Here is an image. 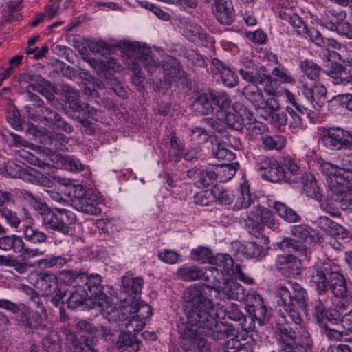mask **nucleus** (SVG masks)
Instances as JSON below:
<instances>
[{"mask_svg": "<svg viewBox=\"0 0 352 352\" xmlns=\"http://www.w3.org/2000/svg\"><path fill=\"white\" fill-rule=\"evenodd\" d=\"M178 278L183 281L204 279V286L194 285L184 293L185 316L178 324L184 339V348L191 352H210V346L204 336L213 340L220 339L224 333L217 322V313L210 299L211 285L219 287L221 272L217 270L203 269L193 264H185L177 272Z\"/></svg>", "mask_w": 352, "mask_h": 352, "instance_id": "obj_1", "label": "nucleus"}, {"mask_svg": "<svg viewBox=\"0 0 352 352\" xmlns=\"http://www.w3.org/2000/svg\"><path fill=\"white\" fill-rule=\"evenodd\" d=\"M109 311L107 319L109 322L129 327L131 331H141L145 326V320L152 314L151 307L137 296L123 299L118 308L113 305Z\"/></svg>", "mask_w": 352, "mask_h": 352, "instance_id": "obj_2", "label": "nucleus"}, {"mask_svg": "<svg viewBox=\"0 0 352 352\" xmlns=\"http://www.w3.org/2000/svg\"><path fill=\"white\" fill-rule=\"evenodd\" d=\"M43 224L48 229L64 235L75 234L77 223L76 214L71 210L63 208H50L46 204L36 201Z\"/></svg>", "mask_w": 352, "mask_h": 352, "instance_id": "obj_3", "label": "nucleus"}, {"mask_svg": "<svg viewBox=\"0 0 352 352\" xmlns=\"http://www.w3.org/2000/svg\"><path fill=\"white\" fill-rule=\"evenodd\" d=\"M291 286L294 296L291 294L289 287L286 285L279 284L276 288V295L278 296V305L283 308L289 318L292 320L296 325L300 324L301 318L296 310L294 304L295 300L298 305L303 309L307 307L308 300L306 290L298 283H289Z\"/></svg>", "mask_w": 352, "mask_h": 352, "instance_id": "obj_4", "label": "nucleus"}, {"mask_svg": "<svg viewBox=\"0 0 352 352\" xmlns=\"http://www.w3.org/2000/svg\"><path fill=\"white\" fill-rule=\"evenodd\" d=\"M279 246L283 250L295 253L296 255L289 254L278 256L277 260L278 270L286 277H297L301 273L302 265L296 257L297 256H306V246L302 243L289 238L283 240Z\"/></svg>", "mask_w": 352, "mask_h": 352, "instance_id": "obj_5", "label": "nucleus"}, {"mask_svg": "<svg viewBox=\"0 0 352 352\" xmlns=\"http://www.w3.org/2000/svg\"><path fill=\"white\" fill-rule=\"evenodd\" d=\"M82 282L80 287L87 288L89 292V298L93 302V307L98 309L107 318L109 310L112 309L113 305L111 303V298L103 292V287L101 285V276L98 274L89 275L86 272L81 273Z\"/></svg>", "mask_w": 352, "mask_h": 352, "instance_id": "obj_6", "label": "nucleus"}, {"mask_svg": "<svg viewBox=\"0 0 352 352\" xmlns=\"http://www.w3.org/2000/svg\"><path fill=\"white\" fill-rule=\"evenodd\" d=\"M130 56L137 58L150 74H155L160 69L161 63L166 61L173 65L175 60L170 56H166L165 60H160L158 56L153 53L149 47L140 43H130L127 45Z\"/></svg>", "mask_w": 352, "mask_h": 352, "instance_id": "obj_7", "label": "nucleus"}, {"mask_svg": "<svg viewBox=\"0 0 352 352\" xmlns=\"http://www.w3.org/2000/svg\"><path fill=\"white\" fill-rule=\"evenodd\" d=\"M339 160L340 166L324 161L320 163V170L326 177L329 189L339 187L338 177L345 179L346 172L352 173V153H344L339 156Z\"/></svg>", "mask_w": 352, "mask_h": 352, "instance_id": "obj_8", "label": "nucleus"}, {"mask_svg": "<svg viewBox=\"0 0 352 352\" xmlns=\"http://www.w3.org/2000/svg\"><path fill=\"white\" fill-rule=\"evenodd\" d=\"M0 249L5 251L12 250L14 253L19 254L23 261L41 256L45 253V249L26 248L22 237L16 234L0 237Z\"/></svg>", "mask_w": 352, "mask_h": 352, "instance_id": "obj_9", "label": "nucleus"}, {"mask_svg": "<svg viewBox=\"0 0 352 352\" xmlns=\"http://www.w3.org/2000/svg\"><path fill=\"white\" fill-rule=\"evenodd\" d=\"M322 142L331 151L352 149V133L340 127L330 128L324 132Z\"/></svg>", "mask_w": 352, "mask_h": 352, "instance_id": "obj_10", "label": "nucleus"}, {"mask_svg": "<svg viewBox=\"0 0 352 352\" xmlns=\"http://www.w3.org/2000/svg\"><path fill=\"white\" fill-rule=\"evenodd\" d=\"M210 264L215 267H208V269L217 270L222 272L224 277L227 276H234L239 278V280L248 284H252L253 280L250 277L245 275L239 265H234V261L228 254H218L213 256Z\"/></svg>", "mask_w": 352, "mask_h": 352, "instance_id": "obj_11", "label": "nucleus"}, {"mask_svg": "<svg viewBox=\"0 0 352 352\" xmlns=\"http://www.w3.org/2000/svg\"><path fill=\"white\" fill-rule=\"evenodd\" d=\"M239 107V104H235L231 110L216 112L217 119L219 122L212 118H206L205 122L209 126L218 132L223 131V126L221 122L234 130H241L243 129V118L241 116L240 111L236 112V109Z\"/></svg>", "mask_w": 352, "mask_h": 352, "instance_id": "obj_12", "label": "nucleus"}, {"mask_svg": "<svg viewBox=\"0 0 352 352\" xmlns=\"http://www.w3.org/2000/svg\"><path fill=\"white\" fill-rule=\"evenodd\" d=\"M317 226L331 236L329 244L336 250H340V240H348L349 232L342 226L325 216H320L316 221Z\"/></svg>", "mask_w": 352, "mask_h": 352, "instance_id": "obj_13", "label": "nucleus"}, {"mask_svg": "<svg viewBox=\"0 0 352 352\" xmlns=\"http://www.w3.org/2000/svg\"><path fill=\"white\" fill-rule=\"evenodd\" d=\"M221 278L219 280V287L211 285L210 291L214 289L217 292H221L228 299L241 300L245 296V291L244 287L236 283V280L239 278H235L234 276H230V278H226L221 272Z\"/></svg>", "mask_w": 352, "mask_h": 352, "instance_id": "obj_14", "label": "nucleus"}, {"mask_svg": "<svg viewBox=\"0 0 352 352\" xmlns=\"http://www.w3.org/2000/svg\"><path fill=\"white\" fill-rule=\"evenodd\" d=\"M334 268H336V267H334ZM336 270V269L333 270L331 264L328 263H322L314 267L311 276V282L316 285L319 292L327 291L331 276Z\"/></svg>", "mask_w": 352, "mask_h": 352, "instance_id": "obj_15", "label": "nucleus"}, {"mask_svg": "<svg viewBox=\"0 0 352 352\" xmlns=\"http://www.w3.org/2000/svg\"><path fill=\"white\" fill-rule=\"evenodd\" d=\"M47 316L40 314L38 311H30L26 309L16 316L18 324L24 328L27 333H32L36 329H43L45 325L43 324V318Z\"/></svg>", "mask_w": 352, "mask_h": 352, "instance_id": "obj_16", "label": "nucleus"}, {"mask_svg": "<svg viewBox=\"0 0 352 352\" xmlns=\"http://www.w3.org/2000/svg\"><path fill=\"white\" fill-rule=\"evenodd\" d=\"M99 204L100 199L97 195L87 192L74 201V208L77 210L88 214L98 215L102 211Z\"/></svg>", "mask_w": 352, "mask_h": 352, "instance_id": "obj_17", "label": "nucleus"}, {"mask_svg": "<svg viewBox=\"0 0 352 352\" xmlns=\"http://www.w3.org/2000/svg\"><path fill=\"white\" fill-rule=\"evenodd\" d=\"M301 92L302 94L311 102L314 107H321L327 100V89L320 83L316 82L313 86L309 87L307 84L302 82Z\"/></svg>", "mask_w": 352, "mask_h": 352, "instance_id": "obj_18", "label": "nucleus"}, {"mask_svg": "<svg viewBox=\"0 0 352 352\" xmlns=\"http://www.w3.org/2000/svg\"><path fill=\"white\" fill-rule=\"evenodd\" d=\"M214 13L217 19L224 25L230 24L235 16L232 3L226 0H214Z\"/></svg>", "mask_w": 352, "mask_h": 352, "instance_id": "obj_19", "label": "nucleus"}, {"mask_svg": "<svg viewBox=\"0 0 352 352\" xmlns=\"http://www.w3.org/2000/svg\"><path fill=\"white\" fill-rule=\"evenodd\" d=\"M7 172L12 177H19L23 181L35 184L41 177V173L37 170L30 166L21 168L15 164H10L7 168Z\"/></svg>", "mask_w": 352, "mask_h": 352, "instance_id": "obj_20", "label": "nucleus"}, {"mask_svg": "<svg viewBox=\"0 0 352 352\" xmlns=\"http://www.w3.org/2000/svg\"><path fill=\"white\" fill-rule=\"evenodd\" d=\"M245 305L248 307L249 312H254V316L257 318L260 324L262 318L265 317L267 309L263 303L261 295L256 292L248 293L245 298Z\"/></svg>", "mask_w": 352, "mask_h": 352, "instance_id": "obj_21", "label": "nucleus"}, {"mask_svg": "<svg viewBox=\"0 0 352 352\" xmlns=\"http://www.w3.org/2000/svg\"><path fill=\"white\" fill-rule=\"evenodd\" d=\"M328 288L332 294L337 298L345 299L348 296V287L344 276L336 270L331 276L328 283Z\"/></svg>", "mask_w": 352, "mask_h": 352, "instance_id": "obj_22", "label": "nucleus"}, {"mask_svg": "<svg viewBox=\"0 0 352 352\" xmlns=\"http://www.w3.org/2000/svg\"><path fill=\"white\" fill-rule=\"evenodd\" d=\"M143 285L144 280L141 277L124 276L122 280V291L127 295L125 298H129L130 296H137V298H139Z\"/></svg>", "mask_w": 352, "mask_h": 352, "instance_id": "obj_23", "label": "nucleus"}, {"mask_svg": "<svg viewBox=\"0 0 352 352\" xmlns=\"http://www.w3.org/2000/svg\"><path fill=\"white\" fill-rule=\"evenodd\" d=\"M215 70L221 76L223 83L229 87H235L239 82V78L236 73L232 72L223 62L217 58L212 61Z\"/></svg>", "mask_w": 352, "mask_h": 352, "instance_id": "obj_24", "label": "nucleus"}, {"mask_svg": "<svg viewBox=\"0 0 352 352\" xmlns=\"http://www.w3.org/2000/svg\"><path fill=\"white\" fill-rule=\"evenodd\" d=\"M327 74L333 79L334 84H351L352 85L351 74L339 63H333L327 72Z\"/></svg>", "mask_w": 352, "mask_h": 352, "instance_id": "obj_25", "label": "nucleus"}, {"mask_svg": "<svg viewBox=\"0 0 352 352\" xmlns=\"http://www.w3.org/2000/svg\"><path fill=\"white\" fill-rule=\"evenodd\" d=\"M23 239L32 244H43L47 241V235L37 229L32 223L23 224L20 230Z\"/></svg>", "mask_w": 352, "mask_h": 352, "instance_id": "obj_26", "label": "nucleus"}, {"mask_svg": "<svg viewBox=\"0 0 352 352\" xmlns=\"http://www.w3.org/2000/svg\"><path fill=\"white\" fill-rule=\"evenodd\" d=\"M58 283V276L54 274L42 272L39 275L38 284L43 295L48 296L56 292Z\"/></svg>", "mask_w": 352, "mask_h": 352, "instance_id": "obj_27", "label": "nucleus"}, {"mask_svg": "<svg viewBox=\"0 0 352 352\" xmlns=\"http://www.w3.org/2000/svg\"><path fill=\"white\" fill-rule=\"evenodd\" d=\"M276 336L280 348L293 343L297 339V334L294 329L288 322L278 324Z\"/></svg>", "mask_w": 352, "mask_h": 352, "instance_id": "obj_28", "label": "nucleus"}, {"mask_svg": "<svg viewBox=\"0 0 352 352\" xmlns=\"http://www.w3.org/2000/svg\"><path fill=\"white\" fill-rule=\"evenodd\" d=\"M20 81L28 84L26 89H32V91H37L43 95L47 92V89L45 87V79L39 74L26 73L23 74L20 76Z\"/></svg>", "mask_w": 352, "mask_h": 352, "instance_id": "obj_29", "label": "nucleus"}, {"mask_svg": "<svg viewBox=\"0 0 352 352\" xmlns=\"http://www.w3.org/2000/svg\"><path fill=\"white\" fill-rule=\"evenodd\" d=\"M62 96L65 98L68 107L72 109L76 112H80L82 109L83 104L80 100L79 92L74 88L67 84H63L61 86Z\"/></svg>", "mask_w": 352, "mask_h": 352, "instance_id": "obj_30", "label": "nucleus"}, {"mask_svg": "<svg viewBox=\"0 0 352 352\" xmlns=\"http://www.w3.org/2000/svg\"><path fill=\"white\" fill-rule=\"evenodd\" d=\"M331 199L337 202L343 210L352 212V190L344 191L339 187L329 188Z\"/></svg>", "mask_w": 352, "mask_h": 352, "instance_id": "obj_31", "label": "nucleus"}, {"mask_svg": "<svg viewBox=\"0 0 352 352\" xmlns=\"http://www.w3.org/2000/svg\"><path fill=\"white\" fill-rule=\"evenodd\" d=\"M243 94L256 109L263 108L264 96L261 89L256 84H250L245 86L243 89Z\"/></svg>", "mask_w": 352, "mask_h": 352, "instance_id": "obj_32", "label": "nucleus"}, {"mask_svg": "<svg viewBox=\"0 0 352 352\" xmlns=\"http://www.w3.org/2000/svg\"><path fill=\"white\" fill-rule=\"evenodd\" d=\"M228 318L232 320L240 322L241 328L246 331H252L254 324L252 325V318L246 317L239 309L238 306L232 303L227 310Z\"/></svg>", "mask_w": 352, "mask_h": 352, "instance_id": "obj_33", "label": "nucleus"}, {"mask_svg": "<svg viewBox=\"0 0 352 352\" xmlns=\"http://www.w3.org/2000/svg\"><path fill=\"white\" fill-rule=\"evenodd\" d=\"M89 298V293L85 288L78 286L72 288L69 292V297L66 300L67 307L75 309L82 305L87 298Z\"/></svg>", "mask_w": 352, "mask_h": 352, "instance_id": "obj_34", "label": "nucleus"}, {"mask_svg": "<svg viewBox=\"0 0 352 352\" xmlns=\"http://www.w3.org/2000/svg\"><path fill=\"white\" fill-rule=\"evenodd\" d=\"M45 145H48L51 149H55L60 151H67V144L68 138L63 133H55L51 135H45L42 141Z\"/></svg>", "mask_w": 352, "mask_h": 352, "instance_id": "obj_35", "label": "nucleus"}, {"mask_svg": "<svg viewBox=\"0 0 352 352\" xmlns=\"http://www.w3.org/2000/svg\"><path fill=\"white\" fill-rule=\"evenodd\" d=\"M273 207L276 213L288 223H297L301 219L295 210L282 202L274 201Z\"/></svg>", "mask_w": 352, "mask_h": 352, "instance_id": "obj_36", "label": "nucleus"}, {"mask_svg": "<svg viewBox=\"0 0 352 352\" xmlns=\"http://www.w3.org/2000/svg\"><path fill=\"white\" fill-rule=\"evenodd\" d=\"M81 273L72 270H63L59 272L58 276L59 283L61 285L72 286V288L77 287L80 285L82 282L81 278Z\"/></svg>", "mask_w": 352, "mask_h": 352, "instance_id": "obj_37", "label": "nucleus"}, {"mask_svg": "<svg viewBox=\"0 0 352 352\" xmlns=\"http://www.w3.org/2000/svg\"><path fill=\"white\" fill-rule=\"evenodd\" d=\"M41 116L45 120L55 123L58 128L62 129L66 133H70L73 131L72 126L62 120L60 115L52 109L43 107L41 109Z\"/></svg>", "mask_w": 352, "mask_h": 352, "instance_id": "obj_38", "label": "nucleus"}, {"mask_svg": "<svg viewBox=\"0 0 352 352\" xmlns=\"http://www.w3.org/2000/svg\"><path fill=\"white\" fill-rule=\"evenodd\" d=\"M212 93H197L194 100L193 106L202 114H208L212 111L211 103Z\"/></svg>", "mask_w": 352, "mask_h": 352, "instance_id": "obj_39", "label": "nucleus"}, {"mask_svg": "<svg viewBox=\"0 0 352 352\" xmlns=\"http://www.w3.org/2000/svg\"><path fill=\"white\" fill-rule=\"evenodd\" d=\"M329 12L338 19L336 32L342 36L352 39V25L348 21H344L346 17V13L344 11L338 12H331L329 11Z\"/></svg>", "mask_w": 352, "mask_h": 352, "instance_id": "obj_40", "label": "nucleus"}, {"mask_svg": "<svg viewBox=\"0 0 352 352\" xmlns=\"http://www.w3.org/2000/svg\"><path fill=\"white\" fill-rule=\"evenodd\" d=\"M239 109L240 111L241 116L243 118V128L245 127L248 130H252L255 133L260 131L261 127L263 126L261 123L257 122L254 118L252 112L248 111L242 104H239Z\"/></svg>", "mask_w": 352, "mask_h": 352, "instance_id": "obj_41", "label": "nucleus"}, {"mask_svg": "<svg viewBox=\"0 0 352 352\" xmlns=\"http://www.w3.org/2000/svg\"><path fill=\"white\" fill-rule=\"evenodd\" d=\"M258 84L263 85V90L268 96H276V91L278 89L277 80L268 74L266 68H265V72L262 73L261 76L258 78Z\"/></svg>", "mask_w": 352, "mask_h": 352, "instance_id": "obj_42", "label": "nucleus"}, {"mask_svg": "<svg viewBox=\"0 0 352 352\" xmlns=\"http://www.w3.org/2000/svg\"><path fill=\"white\" fill-rule=\"evenodd\" d=\"M300 68L307 77L313 80H318L322 69L313 60L306 59L300 63Z\"/></svg>", "mask_w": 352, "mask_h": 352, "instance_id": "obj_43", "label": "nucleus"}, {"mask_svg": "<svg viewBox=\"0 0 352 352\" xmlns=\"http://www.w3.org/2000/svg\"><path fill=\"white\" fill-rule=\"evenodd\" d=\"M262 144L266 150H281L286 144V138L280 135H265L261 138Z\"/></svg>", "mask_w": 352, "mask_h": 352, "instance_id": "obj_44", "label": "nucleus"}, {"mask_svg": "<svg viewBox=\"0 0 352 352\" xmlns=\"http://www.w3.org/2000/svg\"><path fill=\"white\" fill-rule=\"evenodd\" d=\"M212 100L217 105L216 112L231 110V100L228 94L224 91L212 92Z\"/></svg>", "mask_w": 352, "mask_h": 352, "instance_id": "obj_45", "label": "nucleus"}, {"mask_svg": "<svg viewBox=\"0 0 352 352\" xmlns=\"http://www.w3.org/2000/svg\"><path fill=\"white\" fill-rule=\"evenodd\" d=\"M240 194L238 196L237 200L234 204L235 210H240L241 208H247L250 206L251 195L250 192L249 184L247 182H244L240 186Z\"/></svg>", "mask_w": 352, "mask_h": 352, "instance_id": "obj_46", "label": "nucleus"}, {"mask_svg": "<svg viewBox=\"0 0 352 352\" xmlns=\"http://www.w3.org/2000/svg\"><path fill=\"white\" fill-rule=\"evenodd\" d=\"M216 179L221 182H225L231 179L236 173V170L230 164V163L224 162L221 165L213 167Z\"/></svg>", "mask_w": 352, "mask_h": 352, "instance_id": "obj_47", "label": "nucleus"}, {"mask_svg": "<svg viewBox=\"0 0 352 352\" xmlns=\"http://www.w3.org/2000/svg\"><path fill=\"white\" fill-rule=\"evenodd\" d=\"M302 190L311 198L319 200L322 197L320 188L317 185L316 179L312 177L304 182Z\"/></svg>", "mask_w": 352, "mask_h": 352, "instance_id": "obj_48", "label": "nucleus"}, {"mask_svg": "<svg viewBox=\"0 0 352 352\" xmlns=\"http://www.w3.org/2000/svg\"><path fill=\"white\" fill-rule=\"evenodd\" d=\"M212 153L217 159L226 163H230L234 159V153L219 142L213 146Z\"/></svg>", "mask_w": 352, "mask_h": 352, "instance_id": "obj_49", "label": "nucleus"}, {"mask_svg": "<svg viewBox=\"0 0 352 352\" xmlns=\"http://www.w3.org/2000/svg\"><path fill=\"white\" fill-rule=\"evenodd\" d=\"M265 67L261 66L259 68H256L255 70L253 69H239V73L241 78L245 81L252 82V84H258V78L261 76V74L265 72Z\"/></svg>", "mask_w": 352, "mask_h": 352, "instance_id": "obj_50", "label": "nucleus"}, {"mask_svg": "<svg viewBox=\"0 0 352 352\" xmlns=\"http://www.w3.org/2000/svg\"><path fill=\"white\" fill-rule=\"evenodd\" d=\"M214 201L222 204H230L232 201V195L229 194L221 186L216 185L211 188Z\"/></svg>", "mask_w": 352, "mask_h": 352, "instance_id": "obj_51", "label": "nucleus"}, {"mask_svg": "<svg viewBox=\"0 0 352 352\" xmlns=\"http://www.w3.org/2000/svg\"><path fill=\"white\" fill-rule=\"evenodd\" d=\"M286 111L289 116L287 122L289 129L293 133L298 132L300 129H302V120L300 116L292 107H287Z\"/></svg>", "mask_w": 352, "mask_h": 352, "instance_id": "obj_52", "label": "nucleus"}, {"mask_svg": "<svg viewBox=\"0 0 352 352\" xmlns=\"http://www.w3.org/2000/svg\"><path fill=\"white\" fill-rule=\"evenodd\" d=\"M277 65H278L272 71V74L277 80V82L280 81L283 83L294 84L295 80L289 75L287 69L280 63Z\"/></svg>", "mask_w": 352, "mask_h": 352, "instance_id": "obj_53", "label": "nucleus"}, {"mask_svg": "<svg viewBox=\"0 0 352 352\" xmlns=\"http://www.w3.org/2000/svg\"><path fill=\"white\" fill-rule=\"evenodd\" d=\"M263 176L270 182H276L285 177V171L276 160V165H273L267 173H263Z\"/></svg>", "mask_w": 352, "mask_h": 352, "instance_id": "obj_54", "label": "nucleus"}, {"mask_svg": "<svg viewBox=\"0 0 352 352\" xmlns=\"http://www.w3.org/2000/svg\"><path fill=\"white\" fill-rule=\"evenodd\" d=\"M190 256L195 261H199L204 263H210V261L213 256L210 249L205 247H199L196 249H192L190 252Z\"/></svg>", "mask_w": 352, "mask_h": 352, "instance_id": "obj_55", "label": "nucleus"}, {"mask_svg": "<svg viewBox=\"0 0 352 352\" xmlns=\"http://www.w3.org/2000/svg\"><path fill=\"white\" fill-rule=\"evenodd\" d=\"M118 327L123 330L124 329H126V331H122L117 341V344L119 349H124L126 347L130 346L133 342V336L132 333H136L138 331H131L129 327H122L118 323H116Z\"/></svg>", "mask_w": 352, "mask_h": 352, "instance_id": "obj_56", "label": "nucleus"}, {"mask_svg": "<svg viewBox=\"0 0 352 352\" xmlns=\"http://www.w3.org/2000/svg\"><path fill=\"white\" fill-rule=\"evenodd\" d=\"M28 294L30 296V304L32 308L36 309L34 311H38L40 314L47 316V311L38 294L30 287L26 288Z\"/></svg>", "mask_w": 352, "mask_h": 352, "instance_id": "obj_57", "label": "nucleus"}, {"mask_svg": "<svg viewBox=\"0 0 352 352\" xmlns=\"http://www.w3.org/2000/svg\"><path fill=\"white\" fill-rule=\"evenodd\" d=\"M158 258L167 264H175L181 261L180 254L170 249H164L159 252Z\"/></svg>", "mask_w": 352, "mask_h": 352, "instance_id": "obj_58", "label": "nucleus"}, {"mask_svg": "<svg viewBox=\"0 0 352 352\" xmlns=\"http://www.w3.org/2000/svg\"><path fill=\"white\" fill-rule=\"evenodd\" d=\"M241 252L250 258H257L263 255L264 248L254 242H248L242 248Z\"/></svg>", "mask_w": 352, "mask_h": 352, "instance_id": "obj_59", "label": "nucleus"}, {"mask_svg": "<svg viewBox=\"0 0 352 352\" xmlns=\"http://www.w3.org/2000/svg\"><path fill=\"white\" fill-rule=\"evenodd\" d=\"M261 220L263 224L274 231L278 230L279 228V223L269 209L265 208L261 212Z\"/></svg>", "mask_w": 352, "mask_h": 352, "instance_id": "obj_60", "label": "nucleus"}, {"mask_svg": "<svg viewBox=\"0 0 352 352\" xmlns=\"http://www.w3.org/2000/svg\"><path fill=\"white\" fill-rule=\"evenodd\" d=\"M215 179H217L216 175L213 168L211 170L201 169L200 176L196 182V184L199 187L204 188L211 184Z\"/></svg>", "mask_w": 352, "mask_h": 352, "instance_id": "obj_61", "label": "nucleus"}, {"mask_svg": "<svg viewBox=\"0 0 352 352\" xmlns=\"http://www.w3.org/2000/svg\"><path fill=\"white\" fill-rule=\"evenodd\" d=\"M211 188L209 190L200 191L195 194L194 197L195 202L196 204L206 206H209L214 201V197H212Z\"/></svg>", "mask_w": 352, "mask_h": 352, "instance_id": "obj_62", "label": "nucleus"}, {"mask_svg": "<svg viewBox=\"0 0 352 352\" xmlns=\"http://www.w3.org/2000/svg\"><path fill=\"white\" fill-rule=\"evenodd\" d=\"M329 11L331 12H336L333 10H328L325 12V16H322V18L320 19V24L329 30L336 31L338 24V19H336L331 13H329Z\"/></svg>", "mask_w": 352, "mask_h": 352, "instance_id": "obj_63", "label": "nucleus"}, {"mask_svg": "<svg viewBox=\"0 0 352 352\" xmlns=\"http://www.w3.org/2000/svg\"><path fill=\"white\" fill-rule=\"evenodd\" d=\"M69 261V258L62 256H53L41 260L40 263L46 267H61L65 265Z\"/></svg>", "mask_w": 352, "mask_h": 352, "instance_id": "obj_64", "label": "nucleus"}]
</instances>
